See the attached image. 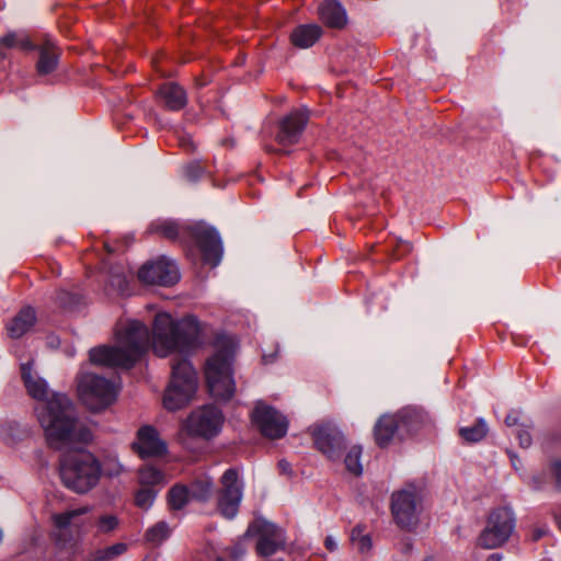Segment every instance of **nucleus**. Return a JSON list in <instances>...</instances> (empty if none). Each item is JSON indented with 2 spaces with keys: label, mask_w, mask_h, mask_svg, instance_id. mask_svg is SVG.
Returning <instances> with one entry per match:
<instances>
[{
  "label": "nucleus",
  "mask_w": 561,
  "mask_h": 561,
  "mask_svg": "<svg viewBox=\"0 0 561 561\" xmlns=\"http://www.w3.org/2000/svg\"><path fill=\"white\" fill-rule=\"evenodd\" d=\"M201 324L193 316L175 320L170 313L158 312L152 323L151 339L148 328L138 320H121L115 327L114 345H102L90 351L93 364L108 367H131L149 348L165 357L195 347Z\"/></svg>",
  "instance_id": "1"
},
{
  "label": "nucleus",
  "mask_w": 561,
  "mask_h": 561,
  "mask_svg": "<svg viewBox=\"0 0 561 561\" xmlns=\"http://www.w3.org/2000/svg\"><path fill=\"white\" fill-rule=\"evenodd\" d=\"M20 369L27 394L37 401L34 412L49 446L59 449L90 442L92 434L77 420L71 400L49 389L46 380L34 369L33 360L21 364Z\"/></svg>",
  "instance_id": "2"
},
{
  "label": "nucleus",
  "mask_w": 561,
  "mask_h": 561,
  "mask_svg": "<svg viewBox=\"0 0 561 561\" xmlns=\"http://www.w3.org/2000/svg\"><path fill=\"white\" fill-rule=\"evenodd\" d=\"M236 347L232 337H218L215 342V353L206 362L205 377L209 392L215 399L229 400L234 393L232 362Z\"/></svg>",
  "instance_id": "3"
},
{
  "label": "nucleus",
  "mask_w": 561,
  "mask_h": 561,
  "mask_svg": "<svg viewBox=\"0 0 561 561\" xmlns=\"http://www.w3.org/2000/svg\"><path fill=\"white\" fill-rule=\"evenodd\" d=\"M101 466L88 451H77L65 456L60 465V478L68 489L85 493L96 485Z\"/></svg>",
  "instance_id": "4"
},
{
  "label": "nucleus",
  "mask_w": 561,
  "mask_h": 561,
  "mask_svg": "<svg viewBox=\"0 0 561 561\" xmlns=\"http://www.w3.org/2000/svg\"><path fill=\"white\" fill-rule=\"evenodd\" d=\"M197 389L196 371L191 363L181 358L172 364V376L163 396V407L176 411L187 405Z\"/></svg>",
  "instance_id": "5"
},
{
  "label": "nucleus",
  "mask_w": 561,
  "mask_h": 561,
  "mask_svg": "<svg viewBox=\"0 0 561 561\" xmlns=\"http://www.w3.org/2000/svg\"><path fill=\"white\" fill-rule=\"evenodd\" d=\"M78 393L91 411H101L111 405L117 396L115 385L93 374H82L78 381Z\"/></svg>",
  "instance_id": "6"
},
{
  "label": "nucleus",
  "mask_w": 561,
  "mask_h": 561,
  "mask_svg": "<svg viewBox=\"0 0 561 561\" xmlns=\"http://www.w3.org/2000/svg\"><path fill=\"white\" fill-rule=\"evenodd\" d=\"M515 528L513 512L507 507H497L490 512L486 525L477 539V546L495 549L505 543Z\"/></svg>",
  "instance_id": "7"
},
{
  "label": "nucleus",
  "mask_w": 561,
  "mask_h": 561,
  "mask_svg": "<svg viewBox=\"0 0 561 561\" xmlns=\"http://www.w3.org/2000/svg\"><path fill=\"white\" fill-rule=\"evenodd\" d=\"M222 413L213 405H206L193 411L182 423L180 438L184 436L211 438L222 426Z\"/></svg>",
  "instance_id": "8"
},
{
  "label": "nucleus",
  "mask_w": 561,
  "mask_h": 561,
  "mask_svg": "<svg viewBox=\"0 0 561 561\" xmlns=\"http://www.w3.org/2000/svg\"><path fill=\"white\" fill-rule=\"evenodd\" d=\"M420 500L419 491L412 484L392 494L391 510L400 527L409 528L416 523Z\"/></svg>",
  "instance_id": "9"
},
{
  "label": "nucleus",
  "mask_w": 561,
  "mask_h": 561,
  "mask_svg": "<svg viewBox=\"0 0 561 561\" xmlns=\"http://www.w3.org/2000/svg\"><path fill=\"white\" fill-rule=\"evenodd\" d=\"M138 278L144 284L171 286L180 279L176 264L165 256L147 262L138 271Z\"/></svg>",
  "instance_id": "10"
},
{
  "label": "nucleus",
  "mask_w": 561,
  "mask_h": 561,
  "mask_svg": "<svg viewBox=\"0 0 561 561\" xmlns=\"http://www.w3.org/2000/svg\"><path fill=\"white\" fill-rule=\"evenodd\" d=\"M252 422L262 435L271 439L283 437L288 428L286 417L278 411L259 402L252 412Z\"/></svg>",
  "instance_id": "11"
},
{
  "label": "nucleus",
  "mask_w": 561,
  "mask_h": 561,
  "mask_svg": "<svg viewBox=\"0 0 561 561\" xmlns=\"http://www.w3.org/2000/svg\"><path fill=\"white\" fill-rule=\"evenodd\" d=\"M247 535L259 537L256 551L262 557L272 556L285 542L283 530L265 519H255L249 526Z\"/></svg>",
  "instance_id": "12"
},
{
  "label": "nucleus",
  "mask_w": 561,
  "mask_h": 561,
  "mask_svg": "<svg viewBox=\"0 0 561 561\" xmlns=\"http://www.w3.org/2000/svg\"><path fill=\"white\" fill-rule=\"evenodd\" d=\"M242 499V485L236 469H228L221 477V490L218 510L222 516L232 518L237 515Z\"/></svg>",
  "instance_id": "13"
},
{
  "label": "nucleus",
  "mask_w": 561,
  "mask_h": 561,
  "mask_svg": "<svg viewBox=\"0 0 561 561\" xmlns=\"http://www.w3.org/2000/svg\"><path fill=\"white\" fill-rule=\"evenodd\" d=\"M134 451L141 458L162 457L168 451L167 443L151 425H142L133 442Z\"/></svg>",
  "instance_id": "14"
},
{
  "label": "nucleus",
  "mask_w": 561,
  "mask_h": 561,
  "mask_svg": "<svg viewBox=\"0 0 561 561\" xmlns=\"http://www.w3.org/2000/svg\"><path fill=\"white\" fill-rule=\"evenodd\" d=\"M192 233L198 243L203 260L211 266L218 265L222 255V244L217 231L213 228L196 226Z\"/></svg>",
  "instance_id": "15"
},
{
  "label": "nucleus",
  "mask_w": 561,
  "mask_h": 561,
  "mask_svg": "<svg viewBox=\"0 0 561 561\" xmlns=\"http://www.w3.org/2000/svg\"><path fill=\"white\" fill-rule=\"evenodd\" d=\"M312 437L317 448L330 459L339 457L344 444L343 435L329 424L317 425L312 430Z\"/></svg>",
  "instance_id": "16"
},
{
  "label": "nucleus",
  "mask_w": 561,
  "mask_h": 561,
  "mask_svg": "<svg viewBox=\"0 0 561 561\" xmlns=\"http://www.w3.org/2000/svg\"><path fill=\"white\" fill-rule=\"evenodd\" d=\"M306 123L307 115L304 112H291L279 124V130L276 136L277 141L283 146H289L297 142Z\"/></svg>",
  "instance_id": "17"
},
{
  "label": "nucleus",
  "mask_w": 561,
  "mask_h": 561,
  "mask_svg": "<svg viewBox=\"0 0 561 561\" xmlns=\"http://www.w3.org/2000/svg\"><path fill=\"white\" fill-rule=\"evenodd\" d=\"M36 322L35 310L31 307H25L20 310L8 323L7 331L10 337L20 339L26 334Z\"/></svg>",
  "instance_id": "18"
},
{
  "label": "nucleus",
  "mask_w": 561,
  "mask_h": 561,
  "mask_svg": "<svg viewBox=\"0 0 561 561\" xmlns=\"http://www.w3.org/2000/svg\"><path fill=\"white\" fill-rule=\"evenodd\" d=\"M319 16L329 27L342 28L347 23L344 8L335 0H327L319 7Z\"/></svg>",
  "instance_id": "19"
},
{
  "label": "nucleus",
  "mask_w": 561,
  "mask_h": 561,
  "mask_svg": "<svg viewBox=\"0 0 561 561\" xmlns=\"http://www.w3.org/2000/svg\"><path fill=\"white\" fill-rule=\"evenodd\" d=\"M401 423H405L403 416L383 415L375 426V439L380 447L387 446L394 437Z\"/></svg>",
  "instance_id": "20"
},
{
  "label": "nucleus",
  "mask_w": 561,
  "mask_h": 561,
  "mask_svg": "<svg viewBox=\"0 0 561 561\" xmlns=\"http://www.w3.org/2000/svg\"><path fill=\"white\" fill-rule=\"evenodd\" d=\"M322 35V28L317 24H302L290 34V41L298 48L311 47Z\"/></svg>",
  "instance_id": "21"
},
{
  "label": "nucleus",
  "mask_w": 561,
  "mask_h": 561,
  "mask_svg": "<svg viewBox=\"0 0 561 561\" xmlns=\"http://www.w3.org/2000/svg\"><path fill=\"white\" fill-rule=\"evenodd\" d=\"M159 95L171 111L183 108L187 102L185 91L173 82L164 83L159 90Z\"/></svg>",
  "instance_id": "22"
},
{
  "label": "nucleus",
  "mask_w": 561,
  "mask_h": 561,
  "mask_svg": "<svg viewBox=\"0 0 561 561\" xmlns=\"http://www.w3.org/2000/svg\"><path fill=\"white\" fill-rule=\"evenodd\" d=\"M149 232L156 233L168 240H178L187 231L185 227L180 226L172 219H157L149 226Z\"/></svg>",
  "instance_id": "23"
},
{
  "label": "nucleus",
  "mask_w": 561,
  "mask_h": 561,
  "mask_svg": "<svg viewBox=\"0 0 561 561\" xmlns=\"http://www.w3.org/2000/svg\"><path fill=\"white\" fill-rule=\"evenodd\" d=\"M33 50L35 46L24 32H9L0 38V58H5L3 49Z\"/></svg>",
  "instance_id": "24"
},
{
  "label": "nucleus",
  "mask_w": 561,
  "mask_h": 561,
  "mask_svg": "<svg viewBox=\"0 0 561 561\" xmlns=\"http://www.w3.org/2000/svg\"><path fill=\"white\" fill-rule=\"evenodd\" d=\"M91 508L89 506H81L78 508L69 510L62 513L54 514L53 515V523L54 525L59 529H65L69 526H77L78 525V518L89 514Z\"/></svg>",
  "instance_id": "25"
},
{
  "label": "nucleus",
  "mask_w": 561,
  "mask_h": 561,
  "mask_svg": "<svg viewBox=\"0 0 561 561\" xmlns=\"http://www.w3.org/2000/svg\"><path fill=\"white\" fill-rule=\"evenodd\" d=\"M138 483L140 486L154 489L165 483L164 473L153 466L146 465L138 471Z\"/></svg>",
  "instance_id": "26"
},
{
  "label": "nucleus",
  "mask_w": 561,
  "mask_h": 561,
  "mask_svg": "<svg viewBox=\"0 0 561 561\" xmlns=\"http://www.w3.org/2000/svg\"><path fill=\"white\" fill-rule=\"evenodd\" d=\"M58 54L55 47L47 44L42 47L39 53V60L37 62V71L41 75H47L51 72L57 66Z\"/></svg>",
  "instance_id": "27"
},
{
  "label": "nucleus",
  "mask_w": 561,
  "mask_h": 561,
  "mask_svg": "<svg viewBox=\"0 0 561 561\" xmlns=\"http://www.w3.org/2000/svg\"><path fill=\"white\" fill-rule=\"evenodd\" d=\"M488 433V425L483 419H479L472 426L461 427L459 435L468 443L480 442Z\"/></svg>",
  "instance_id": "28"
},
{
  "label": "nucleus",
  "mask_w": 561,
  "mask_h": 561,
  "mask_svg": "<svg viewBox=\"0 0 561 561\" xmlns=\"http://www.w3.org/2000/svg\"><path fill=\"white\" fill-rule=\"evenodd\" d=\"M213 482L210 478L202 477L191 484L188 492L192 499L206 501L213 494Z\"/></svg>",
  "instance_id": "29"
},
{
  "label": "nucleus",
  "mask_w": 561,
  "mask_h": 561,
  "mask_svg": "<svg viewBox=\"0 0 561 561\" xmlns=\"http://www.w3.org/2000/svg\"><path fill=\"white\" fill-rule=\"evenodd\" d=\"M191 495L188 489L184 485H174L169 491V505L172 510H181L188 501Z\"/></svg>",
  "instance_id": "30"
},
{
  "label": "nucleus",
  "mask_w": 561,
  "mask_h": 561,
  "mask_svg": "<svg viewBox=\"0 0 561 561\" xmlns=\"http://www.w3.org/2000/svg\"><path fill=\"white\" fill-rule=\"evenodd\" d=\"M360 456L362 448L358 446H354L348 450L344 459L347 471H350L354 476H359L363 472Z\"/></svg>",
  "instance_id": "31"
},
{
  "label": "nucleus",
  "mask_w": 561,
  "mask_h": 561,
  "mask_svg": "<svg viewBox=\"0 0 561 561\" xmlns=\"http://www.w3.org/2000/svg\"><path fill=\"white\" fill-rule=\"evenodd\" d=\"M351 540L355 548L362 553L368 552L371 548V539L365 534L362 526H356L352 530Z\"/></svg>",
  "instance_id": "32"
},
{
  "label": "nucleus",
  "mask_w": 561,
  "mask_h": 561,
  "mask_svg": "<svg viewBox=\"0 0 561 561\" xmlns=\"http://www.w3.org/2000/svg\"><path fill=\"white\" fill-rule=\"evenodd\" d=\"M170 535V528L167 523L159 522L146 533V538L153 545H160Z\"/></svg>",
  "instance_id": "33"
},
{
  "label": "nucleus",
  "mask_w": 561,
  "mask_h": 561,
  "mask_svg": "<svg viewBox=\"0 0 561 561\" xmlns=\"http://www.w3.org/2000/svg\"><path fill=\"white\" fill-rule=\"evenodd\" d=\"M158 491L147 486H140L135 494V504L141 510H148L152 506Z\"/></svg>",
  "instance_id": "34"
},
{
  "label": "nucleus",
  "mask_w": 561,
  "mask_h": 561,
  "mask_svg": "<svg viewBox=\"0 0 561 561\" xmlns=\"http://www.w3.org/2000/svg\"><path fill=\"white\" fill-rule=\"evenodd\" d=\"M127 550V545L123 542L115 543L113 546L99 549L94 553V559L102 561V560H110L113 558H116Z\"/></svg>",
  "instance_id": "35"
},
{
  "label": "nucleus",
  "mask_w": 561,
  "mask_h": 561,
  "mask_svg": "<svg viewBox=\"0 0 561 561\" xmlns=\"http://www.w3.org/2000/svg\"><path fill=\"white\" fill-rule=\"evenodd\" d=\"M118 525V519L114 515H104L99 519V529L103 533L114 530Z\"/></svg>",
  "instance_id": "36"
},
{
  "label": "nucleus",
  "mask_w": 561,
  "mask_h": 561,
  "mask_svg": "<svg viewBox=\"0 0 561 561\" xmlns=\"http://www.w3.org/2000/svg\"><path fill=\"white\" fill-rule=\"evenodd\" d=\"M123 471V466L115 457H108L104 462V472L108 476H118Z\"/></svg>",
  "instance_id": "37"
},
{
  "label": "nucleus",
  "mask_w": 561,
  "mask_h": 561,
  "mask_svg": "<svg viewBox=\"0 0 561 561\" xmlns=\"http://www.w3.org/2000/svg\"><path fill=\"white\" fill-rule=\"evenodd\" d=\"M203 172V168L198 163H191L185 169V174L190 180H194Z\"/></svg>",
  "instance_id": "38"
},
{
  "label": "nucleus",
  "mask_w": 561,
  "mask_h": 561,
  "mask_svg": "<svg viewBox=\"0 0 561 561\" xmlns=\"http://www.w3.org/2000/svg\"><path fill=\"white\" fill-rule=\"evenodd\" d=\"M517 437L519 440V445L524 448L529 447L531 444V436L528 431L526 430H519L517 432Z\"/></svg>",
  "instance_id": "39"
},
{
  "label": "nucleus",
  "mask_w": 561,
  "mask_h": 561,
  "mask_svg": "<svg viewBox=\"0 0 561 561\" xmlns=\"http://www.w3.org/2000/svg\"><path fill=\"white\" fill-rule=\"evenodd\" d=\"M551 470L556 477L557 482L561 485V461L553 462Z\"/></svg>",
  "instance_id": "40"
},
{
  "label": "nucleus",
  "mask_w": 561,
  "mask_h": 561,
  "mask_svg": "<svg viewBox=\"0 0 561 561\" xmlns=\"http://www.w3.org/2000/svg\"><path fill=\"white\" fill-rule=\"evenodd\" d=\"M505 424L507 426H515L518 424V415L516 412H512L510 413L506 417H505Z\"/></svg>",
  "instance_id": "41"
},
{
  "label": "nucleus",
  "mask_w": 561,
  "mask_h": 561,
  "mask_svg": "<svg viewBox=\"0 0 561 561\" xmlns=\"http://www.w3.org/2000/svg\"><path fill=\"white\" fill-rule=\"evenodd\" d=\"M113 285H117V288L119 291H123L126 287V278L125 277H121V276H117L113 283Z\"/></svg>",
  "instance_id": "42"
},
{
  "label": "nucleus",
  "mask_w": 561,
  "mask_h": 561,
  "mask_svg": "<svg viewBox=\"0 0 561 561\" xmlns=\"http://www.w3.org/2000/svg\"><path fill=\"white\" fill-rule=\"evenodd\" d=\"M325 547L330 550V551H333L336 549L337 547V543L336 541L331 537V536H328L325 538Z\"/></svg>",
  "instance_id": "43"
},
{
  "label": "nucleus",
  "mask_w": 561,
  "mask_h": 561,
  "mask_svg": "<svg viewBox=\"0 0 561 561\" xmlns=\"http://www.w3.org/2000/svg\"><path fill=\"white\" fill-rule=\"evenodd\" d=\"M502 557L499 553L491 554L486 561H501Z\"/></svg>",
  "instance_id": "44"
},
{
  "label": "nucleus",
  "mask_w": 561,
  "mask_h": 561,
  "mask_svg": "<svg viewBox=\"0 0 561 561\" xmlns=\"http://www.w3.org/2000/svg\"><path fill=\"white\" fill-rule=\"evenodd\" d=\"M279 467L283 471H287L289 468V463L286 461H279Z\"/></svg>",
  "instance_id": "45"
},
{
  "label": "nucleus",
  "mask_w": 561,
  "mask_h": 561,
  "mask_svg": "<svg viewBox=\"0 0 561 561\" xmlns=\"http://www.w3.org/2000/svg\"><path fill=\"white\" fill-rule=\"evenodd\" d=\"M262 359H263V362H264L265 364H267V363H271V362H272V358H270V356H267V355H263Z\"/></svg>",
  "instance_id": "46"
},
{
  "label": "nucleus",
  "mask_w": 561,
  "mask_h": 561,
  "mask_svg": "<svg viewBox=\"0 0 561 561\" xmlns=\"http://www.w3.org/2000/svg\"><path fill=\"white\" fill-rule=\"evenodd\" d=\"M1 435H2L3 439H5L8 443L11 442L10 437L8 436V434L4 431L1 433Z\"/></svg>",
  "instance_id": "47"
},
{
  "label": "nucleus",
  "mask_w": 561,
  "mask_h": 561,
  "mask_svg": "<svg viewBox=\"0 0 561 561\" xmlns=\"http://www.w3.org/2000/svg\"><path fill=\"white\" fill-rule=\"evenodd\" d=\"M557 523H558L559 528L561 529V517H559V518L557 519Z\"/></svg>",
  "instance_id": "48"
},
{
  "label": "nucleus",
  "mask_w": 561,
  "mask_h": 561,
  "mask_svg": "<svg viewBox=\"0 0 561 561\" xmlns=\"http://www.w3.org/2000/svg\"><path fill=\"white\" fill-rule=\"evenodd\" d=\"M217 561H225L222 558H218Z\"/></svg>",
  "instance_id": "49"
},
{
  "label": "nucleus",
  "mask_w": 561,
  "mask_h": 561,
  "mask_svg": "<svg viewBox=\"0 0 561 561\" xmlns=\"http://www.w3.org/2000/svg\"><path fill=\"white\" fill-rule=\"evenodd\" d=\"M424 561H433V560H432V559H426V560H424Z\"/></svg>",
  "instance_id": "50"
}]
</instances>
